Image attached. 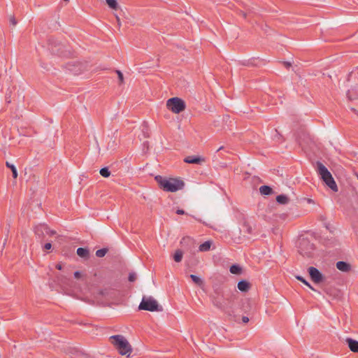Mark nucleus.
I'll list each match as a JSON object with an SVG mask.
<instances>
[{
    "instance_id": "nucleus-1",
    "label": "nucleus",
    "mask_w": 358,
    "mask_h": 358,
    "mask_svg": "<svg viewBox=\"0 0 358 358\" xmlns=\"http://www.w3.org/2000/svg\"><path fill=\"white\" fill-rule=\"evenodd\" d=\"M155 180L163 190L169 192H175L182 189L185 185L182 180L177 178H166L162 176H156Z\"/></svg>"
},
{
    "instance_id": "nucleus-2",
    "label": "nucleus",
    "mask_w": 358,
    "mask_h": 358,
    "mask_svg": "<svg viewBox=\"0 0 358 358\" xmlns=\"http://www.w3.org/2000/svg\"><path fill=\"white\" fill-rule=\"evenodd\" d=\"M317 172L325 184L334 192L338 191L337 185L327 168L320 162H316Z\"/></svg>"
},
{
    "instance_id": "nucleus-3",
    "label": "nucleus",
    "mask_w": 358,
    "mask_h": 358,
    "mask_svg": "<svg viewBox=\"0 0 358 358\" xmlns=\"http://www.w3.org/2000/svg\"><path fill=\"white\" fill-rule=\"evenodd\" d=\"M112 343L122 355H129L131 348L128 341L122 335H115L110 337Z\"/></svg>"
},
{
    "instance_id": "nucleus-4",
    "label": "nucleus",
    "mask_w": 358,
    "mask_h": 358,
    "mask_svg": "<svg viewBox=\"0 0 358 358\" xmlns=\"http://www.w3.org/2000/svg\"><path fill=\"white\" fill-rule=\"evenodd\" d=\"M167 108L174 113H180L185 109V103L178 97H173L167 100Z\"/></svg>"
},
{
    "instance_id": "nucleus-5",
    "label": "nucleus",
    "mask_w": 358,
    "mask_h": 358,
    "mask_svg": "<svg viewBox=\"0 0 358 358\" xmlns=\"http://www.w3.org/2000/svg\"><path fill=\"white\" fill-rule=\"evenodd\" d=\"M138 308L140 310H148L150 312L159 310L157 301L152 297H143Z\"/></svg>"
},
{
    "instance_id": "nucleus-6",
    "label": "nucleus",
    "mask_w": 358,
    "mask_h": 358,
    "mask_svg": "<svg viewBox=\"0 0 358 358\" xmlns=\"http://www.w3.org/2000/svg\"><path fill=\"white\" fill-rule=\"evenodd\" d=\"M314 251V245L307 239H301L299 245V252L304 257H310Z\"/></svg>"
},
{
    "instance_id": "nucleus-7",
    "label": "nucleus",
    "mask_w": 358,
    "mask_h": 358,
    "mask_svg": "<svg viewBox=\"0 0 358 358\" xmlns=\"http://www.w3.org/2000/svg\"><path fill=\"white\" fill-rule=\"evenodd\" d=\"M224 296L223 290L222 287H213V294L211 296V300L215 306L222 309L223 308V302L222 298Z\"/></svg>"
},
{
    "instance_id": "nucleus-8",
    "label": "nucleus",
    "mask_w": 358,
    "mask_h": 358,
    "mask_svg": "<svg viewBox=\"0 0 358 358\" xmlns=\"http://www.w3.org/2000/svg\"><path fill=\"white\" fill-rule=\"evenodd\" d=\"M308 273L312 280L315 283H320L323 280V275L320 271L315 267L310 266L308 268Z\"/></svg>"
},
{
    "instance_id": "nucleus-9",
    "label": "nucleus",
    "mask_w": 358,
    "mask_h": 358,
    "mask_svg": "<svg viewBox=\"0 0 358 358\" xmlns=\"http://www.w3.org/2000/svg\"><path fill=\"white\" fill-rule=\"evenodd\" d=\"M35 233L38 236L40 235L41 233H45V234L49 236H53L56 234L55 231L50 229L48 227L44 224L36 226L35 228Z\"/></svg>"
},
{
    "instance_id": "nucleus-10",
    "label": "nucleus",
    "mask_w": 358,
    "mask_h": 358,
    "mask_svg": "<svg viewBox=\"0 0 358 358\" xmlns=\"http://www.w3.org/2000/svg\"><path fill=\"white\" fill-rule=\"evenodd\" d=\"M184 162L188 164H200L204 162V159L199 156H187L184 159Z\"/></svg>"
},
{
    "instance_id": "nucleus-11",
    "label": "nucleus",
    "mask_w": 358,
    "mask_h": 358,
    "mask_svg": "<svg viewBox=\"0 0 358 358\" xmlns=\"http://www.w3.org/2000/svg\"><path fill=\"white\" fill-rule=\"evenodd\" d=\"M348 348L353 352H358V341L351 338H347L345 339Z\"/></svg>"
},
{
    "instance_id": "nucleus-12",
    "label": "nucleus",
    "mask_w": 358,
    "mask_h": 358,
    "mask_svg": "<svg viewBox=\"0 0 358 358\" xmlns=\"http://www.w3.org/2000/svg\"><path fill=\"white\" fill-rule=\"evenodd\" d=\"M241 231L244 234V236L250 238V236L253 234V228L250 224L245 222L242 227Z\"/></svg>"
},
{
    "instance_id": "nucleus-13",
    "label": "nucleus",
    "mask_w": 358,
    "mask_h": 358,
    "mask_svg": "<svg viewBox=\"0 0 358 358\" xmlns=\"http://www.w3.org/2000/svg\"><path fill=\"white\" fill-rule=\"evenodd\" d=\"M336 268L339 271L347 272L350 270V265L345 262L339 261L336 263Z\"/></svg>"
},
{
    "instance_id": "nucleus-14",
    "label": "nucleus",
    "mask_w": 358,
    "mask_h": 358,
    "mask_svg": "<svg viewBox=\"0 0 358 358\" xmlns=\"http://www.w3.org/2000/svg\"><path fill=\"white\" fill-rule=\"evenodd\" d=\"M237 287L241 292H247L250 289V283L245 280H242L238 282Z\"/></svg>"
},
{
    "instance_id": "nucleus-15",
    "label": "nucleus",
    "mask_w": 358,
    "mask_h": 358,
    "mask_svg": "<svg viewBox=\"0 0 358 358\" xmlns=\"http://www.w3.org/2000/svg\"><path fill=\"white\" fill-rule=\"evenodd\" d=\"M76 252L77 255L82 258L87 259L90 256L89 250L86 248H78Z\"/></svg>"
},
{
    "instance_id": "nucleus-16",
    "label": "nucleus",
    "mask_w": 358,
    "mask_h": 358,
    "mask_svg": "<svg viewBox=\"0 0 358 358\" xmlns=\"http://www.w3.org/2000/svg\"><path fill=\"white\" fill-rule=\"evenodd\" d=\"M211 243L209 241H205L204 243H201L199 247V251L201 252H206L208 251L210 249Z\"/></svg>"
},
{
    "instance_id": "nucleus-17",
    "label": "nucleus",
    "mask_w": 358,
    "mask_h": 358,
    "mask_svg": "<svg viewBox=\"0 0 358 358\" xmlns=\"http://www.w3.org/2000/svg\"><path fill=\"white\" fill-rule=\"evenodd\" d=\"M6 167L10 169V171H12L13 177L14 178H17V169H16L15 166L14 164H11L10 162H6Z\"/></svg>"
},
{
    "instance_id": "nucleus-18",
    "label": "nucleus",
    "mask_w": 358,
    "mask_h": 358,
    "mask_svg": "<svg viewBox=\"0 0 358 358\" xmlns=\"http://www.w3.org/2000/svg\"><path fill=\"white\" fill-rule=\"evenodd\" d=\"M259 192L262 195H269L272 192V189L267 185H262L259 188Z\"/></svg>"
},
{
    "instance_id": "nucleus-19",
    "label": "nucleus",
    "mask_w": 358,
    "mask_h": 358,
    "mask_svg": "<svg viewBox=\"0 0 358 358\" xmlns=\"http://www.w3.org/2000/svg\"><path fill=\"white\" fill-rule=\"evenodd\" d=\"M190 278L192 279V280L197 285L201 287L203 285V281L202 279H201L199 277H198L197 275H194V274H191L189 275Z\"/></svg>"
},
{
    "instance_id": "nucleus-20",
    "label": "nucleus",
    "mask_w": 358,
    "mask_h": 358,
    "mask_svg": "<svg viewBox=\"0 0 358 358\" xmlns=\"http://www.w3.org/2000/svg\"><path fill=\"white\" fill-rule=\"evenodd\" d=\"M276 201L280 204H286L288 202L289 199L286 195L280 194L277 196Z\"/></svg>"
},
{
    "instance_id": "nucleus-21",
    "label": "nucleus",
    "mask_w": 358,
    "mask_h": 358,
    "mask_svg": "<svg viewBox=\"0 0 358 358\" xmlns=\"http://www.w3.org/2000/svg\"><path fill=\"white\" fill-rule=\"evenodd\" d=\"M229 271L233 274H240L241 273V268L237 264L231 266Z\"/></svg>"
},
{
    "instance_id": "nucleus-22",
    "label": "nucleus",
    "mask_w": 358,
    "mask_h": 358,
    "mask_svg": "<svg viewBox=\"0 0 358 358\" xmlns=\"http://www.w3.org/2000/svg\"><path fill=\"white\" fill-rule=\"evenodd\" d=\"M182 252L180 250H177L173 255V259L176 262H180L182 258Z\"/></svg>"
},
{
    "instance_id": "nucleus-23",
    "label": "nucleus",
    "mask_w": 358,
    "mask_h": 358,
    "mask_svg": "<svg viewBox=\"0 0 358 358\" xmlns=\"http://www.w3.org/2000/svg\"><path fill=\"white\" fill-rule=\"evenodd\" d=\"M108 6L114 10H116L118 7V4L116 0H106Z\"/></svg>"
},
{
    "instance_id": "nucleus-24",
    "label": "nucleus",
    "mask_w": 358,
    "mask_h": 358,
    "mask_svg": "<svg viewBox=\"0 0 358 358\" xmlns=\"http://www.w3.org/2000/svg\"><path fill=\"white\" fill-rule=\"evenodd\" d=\"M99 173L101 176H103V178H108L110 175V171H109L108 167L102 168L100 170Z\"/></svg>"
},
{
    "instance_id": "nucleus-25",
    "label": "nucleus",
    "mask_w": 358,
    "mask_h": 358,
    "mask_svg": "<svg viewBox=\"0 0 358 358\" xmlns=\"http://www.w3.org/2000/svg\"><path fill=\"white\" fill-rule=\"evenodd\" d=\"M107 251L108 250L106 248L99 249L96 251V255L98 257H103L106 255Z\"/></svg>"
},
{
    "instance_id": "nucleus-26",
    "label": "nucleus",
    "mask_w": 358,
    "mask_h": 358,
    "mask_svg": "<svg viewBox=\"0 0 358 358\" xmlns=\"http://www.w3.org/2000/svg\"><path fill=\"white\" fill-rule=\"evenodd\" d=\"M296 278L297 280H299V281L302 282L304 285L308 286L310 289L315 290L314 288L310 285V284L308 281H306L302 276L297 275Z\"/></svg>"
},
{
    "instance_id": "nucleus-27",
    "label": "nucleus",
    "mask_w": 358,
    "mask_h": 358,
    "mask_svg": "<svg viewBox=\"0 0 358 358\" xmlns=\"http://www.w3.org/2000/svg\"><path fill=\"white\" fill-rule=\"evenodd\" d=\"M355 90L352 89L348 91L347 92V96L350 100H354L357 98H358V95L356 96H355L354 93Z\"/></svg>"
},
{
    "instance_id": "nucleus-28",
    "label": "nucleus",
    "mask_w": 358,
    "mask_h": 358,
    "mask_svg": "<svg viewBox=\"0 0 358 358\" xmlns=\"http://www.w3.org/2000/svg\"><path fill=\"white\" fill-rule=\"evenodd\" d=\"M136 273L134 272H131L129 274L128 280L129 282H134L136 280Z\"/></svg>"
},
{
    "instance_id": "nucleus-29",
    "label": "nucleus",
    "mask_w": 358,
    "mask_h": 358,
    "mask_svg": "<svg viewBox=\"0 0 358 358\" xmlns=\"http://www.w3.org/2000/svg\"><path fill=\"white\" fill-rule=\"evenodd\" d=\"M116 73H117V74L118 76V79H119L120 83H123V80H124L122 73L120 71H119V70H117Z\"/></svg>"
},
{
    "instance_id": "nucleus-30",
    "label": "nucleus",
    "mask_w": 358,
    "mask_h": 358,
    "mask_svg": "<svg viewBox=\"0 0 358 358\" xmlns=\"http://www.w3.org/2000/svg\"><path fill=\"white\" fill-rule=\"evenodd\" d=\"M10 23H11L13 26H15V25H16V24H17V20H15V18L13 16H11V17H10Z\"/></svg>"
},
{
    "instance_id": "nucleus-31",
    "label": "nucleus",
    "mask_w": 358,
    "mask_h": 358,
    "mask_svg": "<svg viewBox=\"0 0 358 358\" xmlns=\"http://www.w3.org/2000/svg\"><path fill=\"white\" fill-rule=\"evenodd\" d=\"M52 248V244L50 243H47L44 245L43 249L44 250H50Z\"/></svg>"
},
{
    "instance_id": "nucleus-32",
    "label": "nucleus",
    "mask_w": 358,
    "mask_h": 358,
    "mask_svg": "<svg viewBox=\"0 0 358 358\" xmlns=\"http://www.w3.org/2000/svg\"><path fill=\"white\" fill-rule=\"evenodd\" d=\"M80 275H81V273H80V271H77L74 272V277L75 278H78L80 277Z\"/></svg>"
},
{
    "instance_id": "nucleus-33",
    "label": "nucleus",
    "mask_w": 358,
    "mask_h": 358,
    "mask_svg": "<svg viewBox=\"0 0 358 358\" xmlns=\"http://www.w3.org/2000/svg\"><path fill=\"white\" fill-rule=\"evenodd\" d=\"M242 321L243 323H247L249 322V318L247 316H243L242 317Z\"/></svg>"
},
{
    "instance_id": "nucleus-34",
    "label": "nucleus",
    "mask_w": 358,
    "mask_h": 358,
    "mask_svg": "<svg viewBox=\"0 0 358 358\" xmlns=\"http://www.w3.org/2000/svg\"><path fill=\"white\" fill-rule=\"evenodd\" d=\"M176 213L178 214V215H184L185 213L183 210L182 209H178L176 210Z\"/></svg>"
},
{
    "instance_id": "nucleus-35",
    "label": "nucleus",
    "mask_w": 358,
    "mask_h": 358,
    "mask_svg": "<svg viewBox=\"0 0 358 358\" xmlns=\"http://www.w3.org/2000/svg\"><path fill=\"white\" fill-rule=\"evenodd\" d=\"M56 268H57L58 270H61L62 268V266L60 264H57L56 265Z\"/></svg>"
},
{
    "instance_id": "nucleus-36",
    "label": "nucleus",
    "mask_w": 358,
    "mask_h": 358,
    "mask_svg": "<svg viewBox=\"0 0 358 358\" xmlns=\"http://www.w3.org/2000/svg\"><path fill=\"white\" fill-rule=\"evenodd\" d=\"M352 110H353L355 112V114H357L358 115V110L355 109V108H351Z\"/></svg>"
},
{
    "instance_id": "nucleus-37",
    "label": "nucleus",
    "mask_w": 358,
    "mask_h": 358,
    "mask_svg": "<svg viewBox=\"0 0 358 358\" xmlns=\"http://www.w3.org/2000/svg\"><path fill=\"white\" fill-rule=\"evenodd\" d=\"M224 149V147L223 146H221L217 150V152H219L220 150H222Z\"/></svg>"
},
{
    "instance_id": "nucleus-38",
    "label": "nucleus",
    "mask_w": 358,
    "mask_h": 358,
    "mask_svg": "<svg viewBox=\"0 0 358 358\" xmlns=\"http://www.w3.org/2000/svg\"><path fill=\"white\" fill-rule=\"evenodd\" d=\"M286 66H290V63L286 62Z\"/></svg>"
},
{
    "instance_id": "nucleus-39",
    "label": "nucleus",
    "mask_w": 358,
    "mask_h": 358,
    "mask_svg": "<svg viewBox=\"0 0 358 358\" xmlns=\"http://www.w3.org/2000/svg\"><path fill=\"white\" fill-rule=\"evenodd\" d=\"M44 69H46V71H48V70H49V69H48V67H44Z\"/></svg>"
},
{
    "instance_id": "nucleus-40",
    "label": "nucleus",
    "mask_w": 358,
    "mask_h": 358,
    "mask_svg": "<svg viewBox=\"0 0 358 358\" xmlns=\"http://www.w3.org/2000/svg\"><path fill=\"white\" fill-rule=\"evenodd\" d=\"M357 179H358V175H357Z\"/></svg>"
}]
</instances>
